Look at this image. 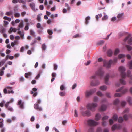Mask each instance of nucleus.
Returning <instances> with one entry per match:
<instances>
[{"label":"nucleus","instance_id":"nucleus-62","mask_svg":"<svg viewBox=\"0 0 132 132\" xmlns=\"http://www.w3.org/2000/svg\"><path fill=\"white\" fill-rule=\"evenodd\" d=\"M24 80V77H21L19 78V81L21 82H23Z\"/></svg>","mask_w":132,"mask_h":132},{"label":"nucleus","instance_id":"nucleus-48","mask_svg":"<svg viewBox=\"0 0 132 132\" xmlns=\"http://www.w3.org/2000/svg\"><path fill=\"white\" fill-rule=\"evenodd\" d=\"M47 32L50 35H52L53 34V32L52 30L48 29L47 30Z\"/></svg>","mask_w":132,"mask_h":132},{"label":"nucleus","instance_id":"nucleus-9","mask_svg":"<svg viewBox=\"0 0 132 132\" xmlns=\"http://www.w3.org/2000/svg\"><path fill=\"white\" fill-rule=\"evenodd\" d=\"M121 126L120 125L115 124L113 125L112 127V130H114L116 129H120Z\"/></svg>","mask_w":132,"mask_h":132},{"label":"nucleus","instance_id":"nucleus-16","mask_svg":"<svg viewBox=\"0 0 132 132\" xmlns=\"http://www.w3.org/2000/svg\"><path fill=\"white\" fill-rule=\"evenodd\" d=\"M109 74H106V76L104 78V80L105 81V84H108V81L109 80Z\"/></svg>","mask_w":132,"mask_h":132},{"label":"nucleus","instance_id":"nucleus-26","mask_svg":"<svg viewBox=\"0 0 132 132\" xmlns=\"http://www.w3.org/2000/svg\"><path fill=\"white\" fill-rule=\"evenodd\" d=\"M128 64L129 67V68L130 69H132V60L129 62L128 63Z\"/></svg>","mask_w":132,"mask_h":132},{"label":"nucleus","instance_id":"nucleus-44","mask_svg":"<svg viewBox=\"0 0 132 132\" xmlns=\"http://www.w3.org/2000/svg\"><path fill=\"white\" fill-rule=\"evenodd\" d=\"M42 49L43 50H45L46 48V46L45 44H43L42 45Z\"/></svg>","mask_w":132,"mask_h":132},{"label":"nucleus","instance_id":"nucleus-36","mask_svg":"<svg viewBox=\"0 0 132 132\" xmlns=\"http://www.w3.org/2000/svg\"><path fill=\"white\" fill-rule=\"evenodd\" d=\"M121 93H116L114 95L115 97H119L121 96L122 95Z\"/></svg>","mask_w":132,"mask_h":132},{"label":"nucleus","instance_id":"nucleus-59","mask_svg":"<svg viewBox=\"0 0 132 132\" xmlns=\"http://www.w3.org/2000/svg\"><path fill=\"white\" fill-rule=\"evenodd\" d=\"M10 103V102H7L5 105V106L6 108H7L8 107V106L9 105V104Z\"/></svg>","mask_w":132,"mask_h":132},{"label":"nucleus","instance_id":"nucleus-35","mask_svg":"<svg viewBox=\"0 0 132 132\" xmlns=\"http://www.w3.org/2000/svg\"><path fill=\"white\" fill-rule=\"evenodd\" d=\"M128 43L130 45L132 44V37L128 40Z\"/></svg>","mask_w":132,"mask_h":132},{"label":"nucleus","instance_id":"nucleus-61","mask_svg":"<svg viewBox=\"0 0 132 132\" xmlns=\"http://www.w3.org/2000/svg\"><path fill=\"white\" fill-rule=\"evenodd\" d=\"M14 16L16 17H18L20 16V14L18 13H16L15 14Z\"/></svg>","mask_w":132,"mask_h":132},{"label":"nucleus","instance_id":"nucleus-4","mask_svg":"<svg viewBox=\"0 0 132 132\" xmlns=\"http://www.w3.org/2000/svg\"><path fill=\"white\" fill-rule=\"evenodd\" d=\"M80 109L83 110L81 111V113L83 116H87V117H89L91 115V113L89 110H87L85 111H84V110H85V108L81 107L80 108Z\"/></svg>","mask_w":132,"mask_h":132},{"label":"nucleus","instance_id":"nucleus-12","mask_svg":"<svg viewBox=\"0 0 132 132\" xmlns=\"http://www.w3.org/2000/svg\"><path fill=\"white\" fill-rule=\"evenodd\" d=\"M123 13L119 14L118 15L117 18L119 20H121L123 18Z\"/></svg>","mask_w":132,"mask_h":132},{"label":"nucleus","instance_id":"nucleus-14","mask_svg":"<svg viewBox=\"0 0 132 132\" xmlns=\"http://www.w3.org/2000/svg\"><path fill=\"white\" fill-rule=\"evenodd\" d=\"M127 100L130 105H132V98L131 97L129 96L127 97Z\"/></svg>","mask_w":132,"mask_h":132},{"label":"nucleus","instance_id":"nucleus-30","mask_svg":"<svg viewBox=\"0 0 132 132\" xmlns=\"http://www.w3.org/2000/svg\"><path fill=\"white\" fill-rule=\"evenodd\" d=\"M117 116L116 114L114 115L112 117L114 121H116L117 120Z\"/></svg>","mask_w":132,"mask_h":132},{"label":"nucleus","instance_id":"nucleus-45","mask_svg":"<svg viewBox=\"0 0 132 132\" xmlns=\"http://www.w3.org/2000/svg\"><path fill=\"white\" fill-rule=\"evenodd\" d=\"M108 118V117L107 116H105L103 117L102 119V120L103 121H104V120L107 119Z\"/></svg>","mask_w":132,"mask_h":132},{"label":"nucleus","instance_id":"nucleus-42","mask_svg":"<svg viewBox=\"0 0 132 132\" xmlns=\"http://www.w3.org/2000/svg\"><path fill=\"white\" fill-rule=\"evenodd\" d=\"M131 36V35L130 34H129L128 35V36L126 37L124 40V41H126Z\"/></svg>","mask_w":132,"mask_h":132},{"label":"nucleus","instance_id":"nucleus-34","mask_svg":"<svg viewBox=\"0 0 132 132\" xmlns=\"http://www.w3.org/2000/svg\"><path fill=\"white\" fill-rule=\"evenodd\" d=\"M125 57V55L124 54H120L118 56V58L120 59Z\"/></svg>","mask_w":132,"mask_h":132},{"label":"nucleus","instance_id":"nucleus-55","mask_svg":"<svg viewBox=\"0 0 132 132\" xmlns=\"http://www.w3.org/2000/svg\"><path fill=\"white\" fill-rule=\"evenodd\" d=\"M107 18L108 16L107 15H105L102 18V19L103 20H106L107 19Z\"/></svg>","mask_w":132,"mask_h":132},{"label":"nucleus","instance_id":"nucleus-51","mask_svg":"<svg viewBox=\"0 0 132 132\" xmlns=\"http://www.w3.org/2000/svg\"><path fill=\"white\" fill-rule=\"evenodd\" d=\"M60 89L62 90H63L65 89V87L63 85H61L60 87Z\"/></svg>","mask_w":132,"mask_h":132},{"label":"nucleus","instance_id":"nucleus-8","mask_svg":"<svg viewBox=\"0 0 132 132\" xmlns=\"http://www.w3.org/2000/svg\"><path fill=\"white\" fill-rule=\"evenodd\" d=\"M123 88V87H121L118 89L116 90V91L117 92H121V94H124L127 92L128 91V89H124L123 90H122Z\"/></svg>","mask_w":132,"mask_h":132},{"label":"nucleus","instance_id":"nucleus-15","mask_svg":"<svg viewBox=\"0 0 132 132\" xmlns=\"http://www.w3.org/2000/svg\"><path fill=\"white\" fill-rule=\"evenodd\" d=\"M17 31V29L15 28H13L12 27H11L8 31V32L9 33H11L13 31L14 32H15Z\"/></svg>","mask_w":132,"mask_h":132},{"label":"nucleus","instance_id":"nucleus-41","mask_svg":"<svg viewBox=\"0 0 132 132\" xmlns=\"http://www.w3.org/2000/svg\"><path fill=\"white\" fill-rule=\"evenodd\" d=\"M123 120V119L121 117H119L118 119V122L119 123L122 122Z\"/></svg>","mask_w":132,"mask_h":132},{"label":"nucleus","instance_id":"nucleus-24","mask_svg":"<svg viewBox=\"0 0 132 132\" xmlns=\"http://www.w3.org/2000/svg\"><path fill=\"white\" fill-rule=\"evenodd\" d=\"M90 19V17L89 16H88L86 17L85 19V23L86 24H87L88 23V20Z\"/></svg>","mask_w":132,"mask_h":132},{"label":"nucleus","instance_id":"nucleus-3","mask_svg":"<svg viewBox=\"0 0 132 132\" xmlns=\"http://www.w3.org/2000/svg\"><path fill=\"white\" fill-rule=\"evenodd\" d=\"M97 106V104L96 103H92L88 104L86 106V107L87 109L94 112L95 110V108Z\"/></svg>","mask_w":132,"mask_h":132},{"label":"nucleus","instance_id":"nucleus-23","mask_svg":"<svg viewBox=\"0 0 132 132\" xmlns=\"http://www.w3.org/2000/svg\"><path fill=\"white\" fill-rule=\"evenodd\" d=\"M18 34L20 35V37L22 39H23L24 34L23 32H22L21 31H19L18 32Z\"/></svg>","mask_w":132,"mask_h":132},{"label":"nucleus","instance_id":"nucleus-29","mask_svg":"<svg viewBox=\"0 0 132 132\" xmlns=\"http://www.w3.org/2000/svg\"><path fill=\"white\" fill-rule=\"evenodd\" d=\"M24 26L23 23V22L22 21L20 23H19V25H18V27H20V28H23Z\"/></svg>","mask_w":132,"mask_h":132},{"label":"nucleus","instance_id":"nucleus-11","mask_svg":"<svg viewBox=\"0 0 132 132\" xmlns=\"http://www.w3.org/2000/svg\"><path fill=\"white\" fill-rule=\"evenodd\" d=\"M18 105H19L20 108L23 109L24 108V103L22 102L21 100H19L18 102Z\"/></svg>","mask_w":132,"mask_h":132},{"label":"nucleus","instance_id":"nucleus-2","mask_svg":"<svg viewBox=\"0 0 132 132\" xmlns=\"http://www.w3.org/2000/svg\"><path fill=\"white\" fill-rule=\"evenodd\" d=\"M117 61V59H115L113 61L110 60H109V62H107L106 60H104L103 61V66L107 68H110L111 64L113 63V64L116 63Z\"/></svg>","mask_w":132,"mask_h":132},{"label":"nucleus","instance_id":"nucleus-32","mask_svg":"<svg viewBox=\"0 0 132 132\" xmlns=\"http://www.w3.org/2000/svg\"><path fill=\"white\" fill-rule=\"evenodd\" d=\"M126 47L127 48L128 51H130L132 49V47L131 46L129 45H126Z\"/></svg>","mask_w":132,"mask_h":132},{"label":"nucleus","instance_id":"nucleus-27","mask_svg":"<svg viewBox=\"0 0 132 132\" xmlns=\"http://www.w3.org/2000/svg\"><path fill=\"white\" fill-rule=\"evenodd\" d=\"M97 94L98 96L100 97H102L103 96V94L101 92L98 91L97 93Z\"/></svg>","mask_w":132,"mask_h":132},{"label":"nucleus","instance_id":"nucleus-63","mask_svg":"<svg viewBox=\"0 0 132 132\" xmlns=\"http://www.w3.org/2000/svg\"><path fill=\"white\" fill-rule=\"evenodd\" d=\"M123 118L125 120H127L128 119V117L126 115H125L123 116Z\"/></svg>","mask_w":132,"mask_h":132},{"label":"nucleus","instance_id":"nucleus-38","mask_svg":"<svg viewBox=\"0 0 132 132\" xmlns=\"http://www.w3.org/2000/svg\"><path fill=\"white\" fill-rule=\"evenodd\" d=\"M129 109L128 108H126L125 109L123 112V113H127L129 112Z\"/></svg>","mask_w":132,"mask_h":132},{"label":"nucleus","instance_id":"nucleus-37","mask_svg":"<svg viewBox=\"0 0 132 132\" xmlns=\"http://www.w3.org/2000/svg\"><path fill=\"white\" fill-rule=\"evenodd\" d=\"M5 60L4 59L2 60L0 62V67L1 65H3L5 63Z\"/></svg>","mask_w":132,"mask_h":132},{"label":"nucleus","instance_id":"nucleus-31","mask_svg":"<svg viewBox=\"0 0 132 132\" xmlns=\"http://www.w3.org/2000/svg\"><path fill=\"white\" fill-rule=\"evenodd\" d=\"M13 12L12 11H10L6 12L5 14L8 16H10L12 15V14Z\"/></svg>","mask_w":132,"mask_h":132},{"label":"nucleus","instance_id":"nucleus-22","mask_svg":"<svg viewBox=\"0 0 132 132\" xmlns=\"http://www.w3.org/2000/svg\"><path fill=\"white\" fill-rule=\"evenodd\" d=\"M31 73L30 72H29L27 73H26L25 74V77L26 78H28L29 76H30L31 75Z\"/></svg>","mask_w":132,"mask_h":132},{"label":"nucleus","instance_id":"nucleus-19","mask_svg":"<svg viewBox=\"0 0 132 132\" xmlns=\"http://www.w3.org/2000/svg\"><path fill=\"white\" fill-rule=\"evenodd\" d=\"M107 89V87L106 86L103 85L101 86L100 87V89L102 91L106 90Z\"/></svg>","mask_w":132,"mask_h":132},{"label":"nucleus","instance_id":"nucleus-60","mask_svg":"<svg viewBox=\"0 0 132 132\" xmlns=\"http://www.w3.org/2000/svg\"><path fill=\"white\" fill-rule=\"evenodd\" d=\"M88 132H93V128L90 127L88 130Z\"/></svg>","mask_w":132,"mask_h":132},{"label":"nucleus","instance_id":"nucleus-40","mask_svg":"<svg viewBox=\"0 0 132 132\" xmlns=\"http://www.w3.org/2000/svg\"><path fill=\"white\" fill-rule=\"evenodd\" d=\"M119 101L118 99H117L115 100L114 101V105L117 104L119 102Z\"/></svg>","mask_w":132,"mask_h":132},{"label":"nucleus","instance_id":"nucleus-18","mask_svg":"<svg viewBox=\"0 0 132 132\" xmlns=\"http://www.w3.org/2000/svg\"><path fill=\"white\" fill-rule=\"evenodd\" d=\"M99 84L100 82L98 81H96L95 83H94L93 81H91V85L93 86L98 85H99Z\"/></svg>","mask_w":132,"mask_h":132},{"label":"nucleus","instance_id":"nucleus-6","mask_svg":"<svg viewBox=\"0 0 132 132\" xmlns=\"http://www.w3.org/2000/svg\"><path fill=\"white\" fill-rule=\"evenodd\" d=\"M88 125L90 126H95L99 124V122H96L93 120L90 119L87 121Z\"/></svg>","mask_w":132,"mask_h":132},{"label":"nucleus","instance_id":"nucleus-25","mask_svg":"<svg viewBox=\"0 0 132 132\" xmlns=\"http://www.w3.org/2000/svg\"><path fill=\"white\" fill-rule=\"evenodd\" d=\"M42 15V14H39L37 15V19L38 22H40L41 21V17L40 16Z\"/></svg>","mask_w":132,"mask_h":132},{"label":"nucleus","instance_id":"nucleus-56","mask_svg":"<svg viewBox=\"0 0 132 132\" xmlns=\"http://www.w3.org/2000/svg\"><path fill=\"white\" fill-rule=\"evenodd\" d=\"M106 95L107 97L108 98H110L111 97L110 94L109 93H106Z\"/></svg>","mask_w":132,"mask_h":132},{"label":"nucleus","instance_id":"nucleus-58","mask_svg":"<svg viewBox=\"0 0 132 132\" xmlns=\"http://www.w3.org/2000/svg\"><path fill=\"white\" fill-rule=\"evenodd\" d=\"M98 100V98L97 96H95L94 98L93 101L94 102H97Z\"/></svg>","mask_w":132,"mask_h":132},{"label":"nucleus","instance_id":"nucleus-46","mask_svg":"<svg viewBox=\"0 0 132 132\" xmlns=\"http://www.w3.org/2000/svg\"><path fill=\"white\" fill-rule=\"evenodd\" d=\"M5 29L4 28H3L0 30V32L2 33H3L5 32Z\"/></svg>","mask_w":132,"mask_h":132},{"label":"nucleus","instance_id":"nucleus-49","mask_svg":"<svg viewBox=\"0 0 132 132\" xmlns=\"http://www.w3.org/2000/svg\"><path fill=\"white\" fill-rule=\"evenodd\" d=\"M107 101V100L106 99H102L100 103H104L106 102Z\"/></svg>","mask_w":132,"mask_h":132},{"label":"nucleus","instance_id":"nucleus-20","mask_svg":"<svg viewBox=\"0 0 132 132\" xmlns=\"http://www.w3.org/2000/svg\"><path fill=\"white\" fill-rule=\"evenodd\" d=\"M35 4L33 3H31L30 4V7L34 11H35Z\"/></svg>","mask_w":132,"mask_h":132},{"label":"nucleus","instance_id":"nucleus-57","mask_svg":"<svg viewBox=\"0 0 132 132\" xmlns=\"http://www.w3.org/2000/svg\"><path fill=\"white\" fill-rule=\"evenodd\" d=\"M27 24L26 25L24 28V30H27L28 29L29 27H28V23H27Z\"/></svg>","mask_w":132,"mask_h":132},{"label":"nucleus","instance_id":"nucleus-64","mask_svg":"<svg viewBox=\"0 0 132 132\" xmlns=\"http://www.w3.org/2000/svg\"><path fill=\"white\" fill-rule=\"evenodd\" d=\"M104 43V41L103 40H101L98 42V45H102Z\"/></svg>","mask_w":132,"mask_h":132},{"label":"nucleus","instance_id":"nucleus-28","mask_svg":"<svg viewBox=\"0 0 132 132\" xmlns=\"http://www.w3.org/2000/svg\"><path fill=\"white\" fill-rule=\"evenodd\" d=\"M3 19L4 20H7L9 21H10L11 20V19L10 18L6 16H4Z\"/></svg>","mask_w":132,"mask_h":132},{"label":"nucleus","instance_id":"nucleus-33","mask_svg":"<svg viewBox=\"0 0 132 132\" xmlns=\"http://www.w3.org/2000/svg\"><path fill=\"white\" fill-rule=\"evenodd\" d=\"M65 92H61L59 93V95L61 96H63L65 95Z\"/></svg>","mask_w":132,"mask_h":132},{"label":"nucleus","instance_id":"nucleus-13","mask_svg":"<svg viewBox=\"0 0 132 132\" xmlns=\"http://www.w3.org/2000/svg\"><path fill=\"white\" fill-rule=\"evenodd\" d=\"M107 107L106 105H102L100 108L99 109V110L100 111H104L106 109Z\"/></svg>","mask_w":132,"mask_h":132},{"label":"nucleus","instance_id":"nucleus-5","mask_svg":"<svg viewBox=\"0 0 132 132\" xmlns=\"http://www.w3.org/2000/svg\"><path fill=\"white\" fill-rule=\"evenodd\" d=\"M96 90V89L95 88L89 91L87 90L85 93V95L86 97H88L94 93Z\"/></svg>","mask_w":132,"mask_h":132},{"label":"nucleus","instance_id":"nucleus-43","mask_svg":"<svg viewBox=\"0 0 132 132\" xmlns=\"http://www.w3.org/2000/svg\"><path fill=\"white\" fill-rule=\"evenodd\" d=\"M119 52V50L118 49H116L114 52V54L115 55H117Z\"/></svg>","mask_w":132,"mask_h":132},{"label":"nucleus","instance_id":"nucleus-10","mask_svg":"<svg viewBox=\"0 0 132 132\" xmlns=\"http://www.w3.org/2000/svg\"><path fill=\"white\" fill-rule=\"evenodd\" d=\"M34 108L38 111H41L42 110V109L41 107L39 106V105L36 103L34 105Z\"/></svg>","mask_w":132,"mask_h":132},{"label":"nucleus","instance_id":"nucleus-50","mask_svg":"<svg viewBox=\"0 0 132 132\" xmlns=\"http://www.w3.org/2000/svg\"><path fill=\"white\" fill-rule=\"evenodd\" d=\"M30 34L32 36H35V33L32 30H30Z\"/></svg>","mask_w":132,"mask_h":132},{"label":"nucleus","instance_id":"nucleus-54","mask_svg":"<svg viewBox=\"0 0 132 132\" xmlns=\"http://www.w3.org/2000/svg\"><path fill=\"white\" fill-rule=\"evenodd\" d=\"M74 113V116L75 117H77L78 116L77 112L76 109L75 110Z\"/></svg>","mask_w":132,"mask_h":132},{"label":"nucleus","instance_id":"nucleus-17","mask_svg":"<svg viewBox=\"0 0 132 132\" xmlns=\"http://www.w3.org/2000/svg\"><path fill=\"white\" fill-rule=\"evenodd\" d=\"M101 118V115L99 113H97L95 115V120L97 121H98L100 120Z\"/></svg>","mask_w":132,"mask_h":132},{"label":"nucleus","instance_id":"nucleus-1","mask_svg":"<svg viewBox=\"0 0 132 132\" xmlns=\"http://www.w3.org/2000/svg\"><path fill=\"white\" fill-rule=\"evenodd\" d=\"M119 71L121 73V78L120 79V83L123 85H125L126 82L124 80L126 76L129 77H130L131 80H132V75H130L131 71L130 70H128L127 71V75L125 73V69L123 66H120L119 67Z\"/></svg>","mask_w":132,"mask_h":132},{"label":"nucleus","instance_id":"nucleus-52","mask_svg":"<svg viewBox=\"0 0 132 132\" xmlns=\"http://www.w3.org/2000/svg\"><path fill=\"white\" fill-rule=\"evenodd\" d=\"M97 132H102V130L101 127H98L97 129Z\"/></svg>","mask_w":132,"mask_h":132},{"label":"nucleus","instance_id":"nucleus-39","mask_svg":"<svg viewBox=\"0 0 132 132\" xmlns=\"http://www.w3.org/2000/svg\"><path fill=\"white\" fill-rule=\"evenodd\" d=\"M36 27L37 28H40L43 29V28L41 27V25L39 23H38L36 25Z\"/></svg>","mask_w":132,"mask_h":132},{"label":"nucleus","instance_id":"nucleus-47","mask_svg":"<svg viewBox=\"0 0 132 132\" xmlns=\"http://www.w3.org/2000/svg\"><path fill=\"white\" fill-rule=\"evenodd\" d=\"M126 102L125 101H123L121 102V105L122 106H124L126 105Z\"/></svg>","mask_w":132,"mask_h":132},{"label":"nucleus","instance_id":"nucleus-53","mask_svg":"<svg viewBox=\"0 0 132 132\" xmlns=\"http://www.w3.org/2000/svg\"><path fill=\"white\" fill-rule=\"evenodd\" d=\"M90 62L91 61H90L89 60L86 63H84V64L86 66H87L89 65L90 64Z\"/></svg>","mask_w":132,"mask_h":132},{"label":"nucleus","instance_id":"nucleus-21","mask_svg":"<svg viewBox=\"0 0 132 132\" xmlns=\"http://www.w3.org/2000/svg\"><path fill=\"white\" fill-rule=\"evenodd\" d=\"M112 51L111 50H109L107 52V55L109 57L111 56H112Z\"/></svg>","mask_w":132,"mask_h":132},{"label":"nucleus","instance_id":"nucleus-7","mask_svg":"<svg viewBox=\"0 0 132 132\" xmlns=\"http://www.w3.org/2000/svg\"><path fill=\"white\" fill-rule=\"evenodd\" d=\"M104 72L102 70V69L100 68L96 72V75L99 76L100 78H101L103 76Z\"/></svg>","mask_w":132,"mask_h":132}]
</instances>
